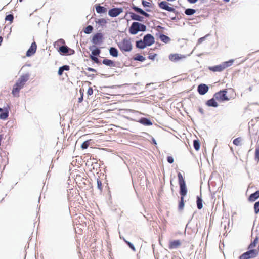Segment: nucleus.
I'll return each instance as SVG.
<instances>
[{"label":"nucleus","instance_id":"f8f14e48","mask_svg":"<svg viewBox=\"0 0 259 259\" xmlns=\"http://www.w3.org/2000/svg\"><path fill=\"white\" fill-rule=\"evenodd\" d=\"M143 40L146 46H151L154 42V38L151 34L146 35L143 38Z\"/></svg>","mask_w":259,"mask_h":259},{"label":"nucleus","instance_id":"f704fd0d","mask_svg":"<svg viewBox=\"0 0 259 259\" xmlns=\"http://www.w3.org/2000/svg\"><path fill=\"white\" fill-rule=\"evenodd\" d=\"M134 60H135L139 61H141V62H143L145 60V58L144 56H142V55H137L134 57Z\"/></svg>","mask_w":259,"mask_h":259},{"label":"nucleus","instance_id":"f3484780","mask_svg":"<svg viewBox=\"0 0 259 259\" xmlns=\"http://www.w3.org/2000/svg\"><path fill=\"white\" fill-rule=\"evenodd\" d=\"M132 8L136 12L139 13H140V14L145 16L146 17H149V14H148V13H146L144 11H143L141 8H139L137 7V6H136L135 5H133Z\"/></svg>","mask_w":259,"mask_h":259},{"label":"nucleus","instance_id":"cd10ccee","mask_svg":"<svg viewBox=\"0 0 259 259\" xmlns=\"http://www.w3.org/2000/svg\"><path fill=\"white\" fill-rule=\"evenodd\" d=\"M159 38L162 42L165 44L168 43L170 41V38L164 34H160Z\"/></svg>","mask_w":259,"mask_h":259},{"label":"nucleus","instance_id":"13d9d810","mask_svg":"<svg viewBox=\"0 0 259 259\" xmlns=\"http://www.w3.org/2000/svg\"><path fill=\"white\" fill-rule=\"evenodd\" d=\"M146 11H148V12H149V11H150V10H149V9H146Z\"/></svg>","mask_w":259,"mask_h":259},{"label":"nucleus","instance_id":"b1692460","mask_svg":"<svg viewBox=\"0 0 259 259\" xmlns=\"http://www.w3.org/2000/svg\"><path fill=\"white\" fill-rule=\"evenodd\" d=\"M102 63L104 65L110 67H114L115 66V63L113 61L108 59H104Z\"/></svg>","mask_w":259,"mask_h":259},{"label":"nucleus","instance_id":"49530a36","mask_svg":"<svg viewBox=\"0 0 259 259\" xmlns=\"http://www.w3.org/2000/svg\"><path fill=\"white\" fill-rule=\"evenodd\" d=\"M97 187H98V189L100 190H102V182H101V180H100L99 179H98L97 180Z\"/></svg>","mask_w":259,"mask_h":259},{"label":"nucleus","instance_id":"39448f33","mask_svg":"<svg viewBox=\"0 0 259 259\" xmlns=\"http://www.w3.org/2000/svg\"><path fill=\"white\" fill-rule=\"evenodd\" d=\"M233 60L225 62L222 64L209 67V69L213 72H221L227 67L231 66L233 63Z\"/></svg>","mask_w":259,"mask_h":259},{"label":"nucleus","instance_id":"c756f323","mask_svg":"<svg viewBox=\"0 0 259 259\" xmlns=\"http://www.w3.org/2000/svg\"><path fill=\"white\" fill-rule=\"evenodd\" d=\"M136 47L138 48L144 49V48H145L146 47V45L144 40L143 41L140 40V41H137Z\"/></svg>","mask_w":259,"mask_h":259},{"label":"nucleus","instance_id":"79ce46f5","mask_svg":"<svg viewBox=\"0 0 259 259\" xmlns=\"http://www.w3.org/2000/svg\"><path fill=\"white\" fill-rule=\"evenodd\" d=\"M255 158L256 160H259V146L255 149Z\"/></svg>","mask_w":259,"mask_h":259},{"label":"nucleus","instance_id":"a19ab883","mask_svg":"<svg viewBox=\"0 0 259 259\" xmlns=\"http://www.w3.org/2000/svg\"><path fill=\"white\" fill-rule=\"evenodd\" d=\"M124 241H125V242L128 245V246L130 247V248L135 251H136V249L134 247V246L129 241L126 240L125 239H124Z\"/></svg>","mask_w":259,"mask_h":259},{"label":"nucleus","instance_id":"052dcab7","mask_svg":"<svg viewBox=\"0 0 259 259\" xmlns=\"http://www.w3.org/2000/svg\"><path fill=\"white\" fill-rule=\"evenodd\" d=\"M20 2H22L23 0H19Z\"/></svg>","mask_w":259,"mask_h":259},{"label":"nucleus","instance_id":"4be33fe9","mask_svg":"<svg viewBox=\"0 0 259 259\" xmlns=\"http://www.w3.org/2000/svg\"><path fill=\"white\" fill-rule=\"evenodd\" d=\"M139 122L144 125L150 126L152 125V122L146 118H142L140 119Z\"/></svg>","mask_w":259,"mask_h":259},{"label":"nucleus","instance_id":"603ef678","mask_svg":"<svg viewBox=\"0 0 259 259\" xmlns=\"http://www.w3.org/2000/svg\"><path fill=\"white\" fill-rule=\"evenodd\" d=\"M198 110L202 114H204V110L202 108H199Z\"/></svg>","mask_w":259,"mask_h":259},{"label":"nucleus","instance_id":"bb28decb","mask_svg":"<svg viewBox=\"0 0 259 259\" xmlns=\"http://www.w3.org/2000/svg\"><path fill=\"white\" fill-rule=\"evenodd\" d=\"M96 10L98 13H104L107 12V9L100 5L96 7Z\"/></svg>","mask_w":259,"mask_h":259},{"label":"nucleus","instance_id":"a18cd8bd","mask_svg":"<svg viewBox=\"0 0 259 259\" xmlns=\"http://www.w3.org/2000/svg\"><path fill=\"white\" fill-rule=\"evenodd\" d=\"M90 58L96 63H99V59L96 56H93V55H90Z\"/></svg>","mask_w":259,"mask_h":259},{"label":"nucleus","instance_id":"de8ad7c7","mask_svg":"<svg viewBox=\"0 0 259 259\" xmlns=\"http://www.w3.org/2000/svg\"><path fill=\"white\" fill-rule=\"evenodd\" d=\"M93 93V90L92 87H90L87 91V94L88 95H92Z\"/></svg>","mask_w":259,"mask_h":259},{"label":"nucleus","instance_id":"58836bf2","mask_svg":"<svg viewBox=\"0 0 259 259\" xmlns=\"http://www.w3.org/2000/svg\"><path fill=\"white\" fill-rule=\"evenodd\" d=\"M8 117V112H5L0 114V118L2 119H6Z\"/></svg>","mask_w":259,"mask_h":259},{"label":"nucleus","instance_id":"f257e3e1","mask_svg":"<svg viewBox=\"0 0 259 259\" xmlns=\"http://www.w3.org/2000/svg\"><path fill=\"white\" fill-rule=\"evenodd\" d=\"M178 177L180 185V194L181 195V199L178 207L180 210H182L184 207V197L187 195V190L185 180L181 172L178 174Z\"/></svg>","mask_w":259,"mask_h":259},{"label":"nucleus","instance_id":"0eeeda50","mask_svg":"<svg viewBox=\"0 0 259 259\" xmlns=\"http://www.w3.org/2000/svg\"><path fill=\"white\" fill-rule=\"evenodd\" d=\"M257 255V251L255 249L250 250L243 253L240 257L239 259H249L254 258Z\"/></svg>","mask_w":259,"mask_h":259},{"label":"nucleus","instance_id":"09e8293b","mask_svg":"<svg viewBox=\"0 0 259 259\" xmlns=\"http://www.w3.org/2000/svg\"><path fill=\"white\" fill-rule=\"evenodd\" d=\"M167 160L169 163H172L174 162V159L173 157L171 156H168L167 158Z\"/></svg>","mask_w":259,"mask_h":259},{"label":"nucleus","instance_id":"c85d7f7f","mask_svg":"<svg viewBox=\"0 0 259 259\" xmlns=\"http://www.w3.org/2000/svg\"><path fill=\"white\" fill-rule=\"evenodd\" d=\"M109 52L111 55L113 57H116L118 56V51L114 47H111L109 50Z\"/></svg>","mask_w":259,"mask_h":259},{"label":"nucleus","instance_id":"5fc2aeb1","mask_svg":"<svg viewBox=\"0 0 259 259\" xmlns=\"http://www.w3.org/2000/svg\"><path fill=\"white\" fill-rule=\"evenodd\" d=\"M83 99V96L82 95L80 98H79V102H81L82 101Z\"/></svg>","mask_w":259,"mask_h":259},{"label":"nucleus","instance_id":"7c9ffc66","mask_svg":"<svg viewBox=\"0 0 259 259\" xmlns=\"http://www.w3.org/2000/svg\"><path fill=\"white\" fill-rule=\"evenodd\" d=\"M95 22L97 24H98L101 25H104L107 23V21L104 18H101V19H98L95 20Z\"/></svg>","mask_w":259,"mask_h":259},{"label":"nucleus","instance_id":"680f3d73","mask_svg":"<svg viewBox=\"0 0 259 259\" xmlns=\"http://www.w3.org/2000/svg\"><path fill=\"white\" fill-rule=\"evenodd\" d=\"M226 1L228 2V1H229V0H226Z\"/></svg>","mask_w":259,"mask_h":259},{"label":"nucleus","instance_id":"412c9836","mask_svg":"<svg viewBox=\"0 0 259 259\" xmlns=\"http://www.w3.org/2000/svg\"><path fill=\"white\" fill-rule=\"evenodd\" d=\"M65 44V42L63 39H59L55 42L54 46L57 50L59 49V47L63 46Z\"/></svg>","mask_w":259,"mask_h":259},{"label":"nucleus","instance_id":"4c0bfd02","mask_svg":"<svg viewBox=\"0 0 259 259\" xmlns=\"http://www.w3.org/2000/svg\"><path fill=\"white\" fill-rule=\"evenodd\" d=\"M93 29V27L91 25H89L85 28L84 32L86 34H90L92 32Z\"/></svg>","mask_w":259,"mask_h":259},{"label":"nucleus","instance_id":"a211bd4d","mask_svg":"<svg viewBox=\"0 0 259 259\" xmlns=\"http://www.w3.org/2000/svg\"><path fill=\"white\" fill-rule=\"evenodd\" d=\"M196 203L198 209H201L203 207V200L201 194H200V196H197Z\"/></svg>","mask_w":259,"mask_h":259},{"label":"nucleus","instance_id":"9b49d317","mask_svg":"<svg viewBox=\"0 0 259 259\" xmlns=\"http://www.w3.org/2000/svg\"><path fill=\"white\" fill-rule=\"evenodd\" d=\"M169 4L166 1H162L160 3H159V7L162 9L166 10L169 12H175V9L173 7H169L168 6Z\"/></svg>","mask_w":259,"mask_h":259},{"label":"nucleus","instance_id":"9d476101","mask_svg":"<svg viewBox=\"0 0 259 259\" xmlns=\"http://www.w3.org/2000/svg\"><path fill=\"white\" fill-rule=\"evenodd\" d=\"M123 12V9L121 8H115L110 9L108 12L110 16L115 17L118 16Z\"/></svg>","mask_w":259,"mask_h":259},{"label":"nucleus","instance_id":"20e7f679","mask_svg":"<svg viewBox=\"0 0 259 259\" xmlns=\"http://www.w3.org/2000/svg\"><path fill=\"white\" fill-rule=\"evenodd\" d=\"M146 29V26L139 22H134L132 23L130 28V32L132 34H136L139 31H145Z\"/></svg>","mask_w":259,"mask_h":259},{"label":"nucleus","instance_id":"6e6d98bb","mask_svg":"<svg viewBox=\"0 0 259 259\" xmlns=\"http://www.w3.org/2000/svg\"><path fill=\"white\" fill-rule=\"evenodd\" d=\"M157 28V30H158L159 29H163V27H162L160 26H158Z\"/></svg>","mask_w":259,"mask_h":259},{"label":"nucleus","instance_id":"2eb2a0df","mask_svg":"<svg viewBox=\"0 0 259 259\" xmlns=\"http://www.w3.org/2000/svg\"><path fill=\"white\" fill-rule=\"evenodd\" d=\"M197 90L199 94L203 95L208 92V87L205 84H201L198 85Z\"/></svg>","mask_w":259,"mask_h":259},{"label":"nucleus","instance_id":"3c124183","mask_svg":"<svg viewBox=\"0 0 259 259\" xmlns=\"http://www.w3.org/2000/svg\"><path fill=\"white\" fill-rule=\"evenodd\" d=\"M198 0H187V1L191 4L195 3Z\"/></svg>","mask_w":259,"mask_h":259},{"label":"nucleus","instance_id":"7ed1b4c3","mask_svg":"<svg viewBox=\"0 0 259 259\" xmlns=\"http://www.w3.org/2000/svg\"><path fill=\"white\" fill-rule=\"evenodd\" d=\"M227 90H223L215 93L213 96L214 98L218 101H229L232 98H234V96H229L227 95Z\"/></svg>","mask_w":259,"mask_h":259},{"label":"nucleus","instance_id":"e433bc0d","mask_svg":"<svg viewBox=\"0 0 259 259\" xmlns=\"http://www.w3.org/2000/svg\"><path fill=\"white\" fill-rule=\"evenodd\" d=\"M14 16L12 14H9L6 16L5 20L7 21H10V23H12L13 21Z\"/></svg>","mask_w":259,"mask_h":259},{"label":"nucleus","instance_id":"4468645a","mask_svg":"<svg viewBox=\"0 0 259 259\" xmlns=\"http://www.w3.org/2000/svg\"><path fill=\"white\" fill-rule=\"evenodd\" d=\"M181 245V242L179 240H175L169 241L168 248L173 249L178 248Z\"/></svg>","mask_w":259,"mask_h":259},{"label":"nucleus","instance_id":"423d86ee","mask_svg":"<svg viewBox=\"0 0 259 259\" xmlns=\"http://www.w3.org/2000/svg\"><path fill=\"white\" fill-rule=\"evenodd\" d=\"M118 47L122 51L129 52L132 49V45L130 40L124 39L118 44Z\"/></svg>","mask_w":259,"mask_h":259},{"label":"nucleus","instance_id":"4d7b16f0","mask_svg":"<svg viewBox=\"0 0 259 259\" xmlns=\"http://www.w3.org/2000/svg\"><path fill=\"white\" fill-rule=\"evenodd\" d=\"M230 91H231V92H232V93L233 94H234V95L235 94L234 93V91H233V90H230Z\"/></svg>","mask_w":259,"mask_h":259},{"label":"nucleus","instance_id":"8fccbe9b","mask_svg":"<svg viewBox=\"0 0 259 259\" xmlns=\"http://www.w3.org/2000/svg\"><path fill=\"white\" fill-rule=\"evenodd\" d=\"M87 70L89 71L96 72V70L95 69L92 68L88 67V68H87Z\"/></svg>","mask_w":259,"mask_h":259},{"label":"nucleus","instance_id":"f03ea898","mask_svg":"<svg viewBox=\"0 0 259 259\" xmlns=\"http://www.w3.org/2000/svg\"><path fill=\"white\" fill-rule=\"evenodd\" d=\"M29 79L27 74L21 76L13 87L12 93L14 96H19L20 90L23 88L26 81Z\"/></svg>","mask_w":259,"mask_h":259},{"label":"nucleus","instance_id":"6e6552de","mask_svg":"<svg viewBox=\"0 0 259 259\" xmlns=\"http://www.w3.org/2000/svg\"><path fill=\"white\" fill-rule=\"evenodd\" d=\"M58 51L61 54H67L70 55H72L75 53L73 50L68 48L66 46H62L61 47H59V49Z\"/></svg>","mask_w":259,"mask_h":259},{"label":"nucleus","instance_id":"c03bdc74","mask_svg":"<svg viewBox=\"0 0 259 259\" xmlns=\"http://www.w3.org/2000/svg\"><path fill=\"white\" fill-rule=\"evenodd\" d=\"M142 3V5H143V6L145 7H151V3H150L149 2L143 0Z\"/></svg>","mask_w":259,"mask_h":259},{"label":"nucleus","instance_id":"c9c22d12","mask_svg":"<svg viewBox=\"0 0 259 259\" xmlns=\"http://www.w3.org/2000/svg\"><path fill=\"white\" fill-rule=\"evenodd\" d=\"M257 242H258V239H257V238H256L254 239L253 241L250 244V245H249V246L248 247V248L249 249H251V248H253L255 247L256 246V245L257 243Z\"/></svg>","mask_w":259,"mask_h":259},{"label":"nucleus","instance_id":"6ab92c4d","mask_svg":"<svg viewBox=\"0 0 259 259\" xmlns=\"http://www.w3.org/2000/svg\"><path fill=\"white\" fill-rule=\"evenodd\" d=\"M215 99L214 98H212L210 100H208L206 104L209 107H217L218 106V103L215 101Z\"/></svg>","mask_w":259,"mask_h":259},{"label":"nucleus","instance_id":"2f4dec72","mask_svg":"<svg viewBox=\"0 0 259 259\" xmlns=\"http://www.w3.org/2000/svg\"><path fill=\"white\" fill-rule=\"evenodd\" d=\"M193 145L195 149L197 151L200 149V142L198 140H195L193 141Z\"/></svg>","mask_w":259,"mask_h":259},{"label":"nucleus","instance_id":"dca6fc26","mask_svg":"<svg viewBox=\"0 0 259 259\" xmlns=\"http://www.w3.org/2000/svg\"><path fill=\"white\" fill-rule=\"evenodd\" d=\"M185 58V56L184 55H179L178 54H170L169 56V60L172 61H177Z\"/></svg>","mask_w":259,"mask_h":259},{"label":"nucleus","instance_id":"72a5a7b5","mask_svg":"<svg viewBox=\"0 0 259 259\" xmlns=\"http://www.w3.org/2000/svg\"><path fill=\"white\" fill-rule=\"evenodd\" d=\"M91 140H88L85 141H84L81 146V147L82 149H84L88 148V147L90 145V142Z\"/></svg>","mask_w":259,"mask_h":259},{"label":"nucleus","instance_id":"473e14b6","mask_svg":"<svg viewBox=\"0 0 259 259\" xmlns=\"http://www.w3.org/2000/svg\"><path fill=\"white\" fill-rule=\"evenodd\" d=\"M196 12L195 10L193 9L188 8L185 11V13L187 15H191L194 14Z\"/></svg>","mask_w":259,"mask_h":259},{"label":"nucleus","instance_id":"393cba45","mask_svg":"<svg viewBox=\"0 0 259 259\" xmlns=\"http://www.w3.org/2000/svg\"><path fill=\"white\" fill-rule=\"evenodd\" d=\"M70 67L68 65H64L59 68L58 74L59 75L61 76L62 75L64 70L68 71Z\"/></svg>","mask_w":259,"mask_h":259},{"label":"nucleus","instance_id":"864d4df0","mask_svg":"<svg viewBox=\"0 0 259 259\" xmlns=\"http://www.w3.org/2000/svg\"><path fill=\"white\" fill-rule=\"evenodd\" d=\"M204 37H201V38H199V40H198V42L199 43L202 42V41L204 40Z\"/></svg>","mask_w":259,"mask_h":259},{"label":"nucleus","instance_id":"37998d69","mask_svg":"<svg viewBox=\"0 0 259 259\" xmlns=\"http://www.w3.org/2000/svg\"><path fill=\"white\" fill-rule=\"evenodd\" d=\"M254 209L255 213H257L259 212V201L254 204Z\"/></svg>","mask_w":259,"mask_h":259},{"label":"nucleus","instance_id":"a878e982","mask_svg":"<svg viewBox=\"0 0 259 259\" xmlns=\"http://www.w3.org/2000/svg\"><path fill=\"white\" fill-rule=\"evenodd\" d=\"M92 48H93V47H90L89 48L90 50H92L91 55H93V56H99L101 53L100 50L97 48H96L92 50Z\"/></svg>","mask_w":259,"mask_h":259},{"label":"nucleus","instance_id":"ea45409f","mask_svg":"<svg viewBox=\"0 0 259 259\" xmlns=\"http://www.w3.org/2000/svg\"><path fill=\"white\" fill-rule=\"evenodd\" d=\"M241 141V138L238 137V138L235 139L233 140V143L235 145L238 146L239 145H240Z\"/></svg>","mask_w":259,"mask_h":259},{"label":"nucleus","instance_id":"1a4fd4ad","mask_svg":"<svg viewBox=\"0 0 259 259\" xmlns=\"http://www.w3.org/2000/svg\"><path fill=\"white\" fill-rule=\"evenodd\" d=\"M103 36L101 33L95 34L92 39V42L95 45H99L102 42Z\"/></svg>","mask_w":259,"mask_h":259},{"label":"nucleus","instance_id":"aec40b11","mask_svg":"<svg viewBox=\"0 0 259 259\" xmlns=\"http://www.w3.org/2000/svg\"><path fill=\"white\" fill-rule=\"evenodd\" d=\"M131 18L132 20H137L139 21H142L143 20V17L140 16L134 13L130 12V13Z\"/></svg>","mask_w":259,"mask_h":259},{"label":"nucleus","instance_id":"ddd939ff","mask_svg":"<svg viewBox=\"0 0 259 259\" xmlns=\"http://www.w3.org/2000/svg\"><path fill=\"white\" fill-rule=\"evenodd\" d=\"M36 44L35 43V42H32L31 44L30 47L26 52V56L29 57L33 55L36 52Z\"/></svg>","mask_w":259,"mask_h":259},{"label":"nucleus","instance_id":"5701e85b","mask_svg":"<svg viewBox=\"0 0 259 259\" xmlns=\"http://www.w3.org/2000/svg\"><path fill=\"white\" fill-rule=\"evenodd\" d=\"M259 198V191H257L254 193L251 194L249 197V200L250 201L253 202L256 200L257 198Z\"/></svg>","mask_w":259,"mask_h":259},{"label":"nucleus","instance_id":"bf43d9fd","mask_svg":"<svg viewBox=\"0 0 259 259\" xmlns=\"http://www.w3.org/2000/svg\"><path fill=\"white\" fill-rule=\"evenodd\" d=\"M3 109L0 108V112L2 111Z\"/></svg>","mask_w":259,"mask_h":259}]
</instances>
